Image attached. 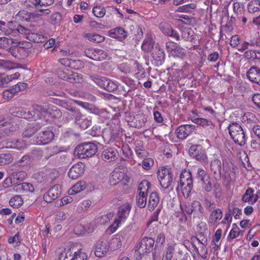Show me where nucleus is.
Returning a JSON list of instances; mask_svg holds the SVG:
<instances>
[{"mask_svg": "<svg viewBox=\"0 0 260 260\" xmlns=\"http://www.w3.org/2000/svg\"><path fill=\"white\" fill-rule=\"evenodd\" d=\"M70 110L73 112L72 116L74 117L75 122L77 124L79 123V121H81L83 119L86 118L78 110H75L71 108Z\"/></svg>", "mask_w": 260, "mask_h": 260, "instance_id": "obj_55", "label": "nucleus"}, {"mask_svg": "<svg viewBox=\"0 0 260 260\" xmlns=\"http://www.w3.org/2000/svg\"><path fill=\"white\" fill-rule=\"evenodd\" d=\"M111 214H104L96 219L97 223L100 224H105L108 223L110 220Z\"/></svg>", "mask_w": 260, "mask_h": 260, "instance_id": "obj_64", "label": "nucleus"}, {"mask_svg": "<svg viewBox=\"0 0 260 260\" xmlns=\"http://www.w3.org/2000/svg\"><path fill=\"white\" fill-rule=\"evenodd\" d=\"M84 37L90 41L95 43H101L105 39L104 37L95 33H87L84 35Z\"/></svg>", "mask_w": 260, "mask_h": 260, "instance_id": "obj_34", "label": "nucleus"}, {"mask_svg": "<svg viewBox=\"0 0 260 260\" xmlns=\"http://www.w3.org/2000/svg\"><path fill=\"white\" fill-rule=\"evenodd\" d=\"M197 178L202 182L207 181V179L210 177L204 169L200 168L197 170Z\"/></svg>", "mask_w": 260, "mask_h": 260, "instance_id": "obj_54", "label": "nucleus"}, {"mask_svg": "<svg viewBox=\"0 0 260 260\" xmlns=\"http://www.w3.org/2000/svg\"><path fill=\"white\" fill-rule=\"evenodd\" d=\"M98 151L96 146L93 143H86L77 147L75 152L79 157L84 158L91 157Z\"/></svg>", "mask_w": 260, "mask_h": 260, "instance_id": "obj_6", "label": "nucleus"}, {"mask_svg": "<svg viewBox=\"0 0 260 260\" xmlns=\"http://www.w3.org/2000/svg\"><path fill=\"white\" fill-rule=\"evenodd\" d=\"M103 138L104 142L108 144L111 142H113L115 140V137L112 134V131L110 129H106L103 133Z\"/></svg>", "mask_w": 260, "mask_h": 260, "instance_id": "obj_50", "label": "nucleus"}, {"mask_svg": "<svg viewBox=\"0 0 260 260\" xmlns=\"http://www.w3.org/2000/svg\"><path fill=\"white\" fill-rule=\"evenodd\" d=\"M27 38L30 41L36 43L43 42L46 40V38L44 35L35 32L29 33Z\"/></svg>", "mask_w": 260, "mask_h": 260, "instance_id": "obj_37", "label": "nucleus"}, {"mask_svg": "<svg viewBox=\"0 0 260 260\" xmlns=\"http://www.w3.org/2000/svg\"><path fill=\"white\" fill-rule=\"evenodd\" d=\"M6 28V31H3L5 35H7L11 33H15V29L13 28V23L12 21L5 22V25H3Z\"/></svg>", "mask_w": 260, "mask_h": 260, "instance_id": "obj_59", "label": "nucleus"}, {"mask_svg": "<svg viewBox=\"0 0 260 260\" xmlns=\"http://www.w3.org/2000/svg\"><path fill=\"white\" fill-rule=\"evenodd\" d=\"M104 89L110 92H113L117 89L118 85L110 79L106 78Z\"/></svg>", "mask_w": 260, "mask_h": 260, "instance_id": "obj_41", "label": "nucleus"}, {"mask_svg": "<svg viewBox=\"0 0 260 260\" xmlns=\"http://www.w3.org/2000/svg\"><path fill=\"white\" fill-rule=\"evenodd\" d=\"M11 175L13 177V178L16 179L18 181H22L23 180L26 176V173L24 171H19V172H13L11 173Z\"/></svg>", "mask_w": 260, "mask_h": 260, "instance_id": "obj_57", "label": "nucleus"}, {"mask_svg": "<svg viewBox=\"0 0 260 260\" xmlns=\"http://www.w3.org/2000/svg\"><path fill=\"white\" fill-rule=\"evenodd\" d=\"M89 78L98 86L104 89L105 85V82H106V77L93 75L90 76Z\"/></svg>", "mask_w": 260, "mask_h": 260, "instance_id": "obj_43", "label": "nucleus"}, {"mask_svg": "<svg viewBox=\"0 0 260 260\" xmlns=\"http://www.w3.org/2000/svg\"><path fill=\"white\" fill-rule=\"evenodd\" d=\"M118 152L117 150L113 147L105 149L102 153V159L105 161L111 162L118 158Z\"/></svg>", "mask_w": 260, "mask_h": 260, "instance_id": "obj_16", "label": "nucleus"}, {"mask_svg": "<svg viewBox=\"0 0 260 260\" xmlns=\"http://www.w3.org/2000/svg\"><path fill=\"white\" fill-rule=\"evenodd\" d=\"M131 206L129 203H125L121 205L117 213L118 217L114 219L113 223L108 228V231L113 233L119 227L121 223L125 220L128 217L131 210Z\"/></svg>", "mask_w": 260, "mask_h": 260, "instance_id": "obj_3", "label": "nucleus"}, {"mask_svg": "<svg viewBox=\"0 0 260 260\" xmlns=\"http://www.w3.org/2000/svg\"><path fill=\"white\" fill-rule=\"evenodd\" d=\"M244 56L248 59L253 60L260 59V51L255 50H248L245 52Z\"/></svg>", "mask_w": 260, "mask_h": 260, "instance_id": "obj_36", "label": "nucleus"}, {"mask_svg": "<svg viewBox=\"0 0 260 260\" xmlns=\"http://www.w3.org/2000/svg\"><path fill=\"white\" fill-rule=\"evenodd\" d=\"M109 36L119 40H123L127 37V32L122 27H116L110 30L108 32Z\"/></svg>", "mask_w": 260, "mask_h": 260, "instance_id": "obj_22", "label": "nucleus"}, {"mask_svg": "<svg viewBox=\"0 0 260 260\" xmlns=\"http://www.w3.org/2000/svg\"><path fill=\"white\" fill-rule=\"evenodd\" d=\"M8 148L22 150L26 147V144L24 141L18 140H8Z\"/></svg>", "mask_w": 260, "mask_h": 260, "instance_id": "obj_24", "label": "nucleus"}, {"mask_svg": "<svg viewBox=\"0 0 260 260\" xmlns=\"http://www.w3.org/2000/svg\"><path fill=\"white\" fill-rule=\"evenodd\" d=\"M193 186L192 175L189 171H182L180 176V184L177 187V190H181L183 197L187 198Z\"/></svg>", "mask_w": 260, "mask_h": 260, "instance_id": "obj_1", "label": "nucleus"}, {"mask_svg": "<svg viewBox=\"0 0 260 260\" xmlns=\"http://www.w3.org/2000/svg\"><path fill=\"white\" fill-rule=\"evenodd\" d=\"M200 244L199 247H196V249L198 254L203 259L207 258V248L206 245L207 244V241L205 240V242H201L199 239H197Z\"/></svg>", "mask_w": 260, "mask_h": 260, "instance_id": "obj_26", "label": "nucleus"}, {"mask_svg": "<svg viewBox=\"0 0 260 260\" xmlns=\"http://www.w3.org/2000/svg\"><path fill=\"white\" fill-rule=\"evenodd\" d=\"M189 153L191 157L199 161L204 160L206 158L205 151L201 145L191 146L189 149Z\"/></svg>", "mask_w": 260, "mask_h": 260, "instance_id": "obj_15", "label": "nucleus"}, {"mask_svg": "<svg viewBox=\"0 0 260 260\" xmlns=\"http://www.w3.org/2000/svg\"><path fill=\"white\" fill-rule=\"evenodd\" d=\"M41 19V14L39 11L29 12L28 22H36Z\"/></svg>", "mask_w": 260, "mask_h": 260, "instance_id": "obj_58", "label": "nucleus"}, {"mask_svg": "<svg viewBox=\"0 0 260 260\" xmlns=\"http://www.w3.org/2000/svg\"><path fill=\"white\" fill-rule=\"evenodd\" d=\"M61 194L60 187L58 185H54L44 194V201L51 203L57 199Z\"/></svg>", "mask_w": 260, "mask_h": 260, "instance_id": "obj_13", "label": "nucleus"}, {"mask_svg": "<svg viewBox=\"0 0 260 260\" xmlns=\"http://www.w3.org/2000/svg\"><path fill=\"white\" fill-rule=\"evenodd\" d=\"M154 240L152 238L144 237L139 242L135 248L136 255H139V258L145 253H149L153 249Z\"/></svg>", "mask_w": 260, "mask_h": 260, "instance_id": "obj_7", "label": "nucleus"}, {"mask_svg": "<svg viewBox=\"0 0 260 260\" xmlns=\"http://www.w3.org/2000/svg\"><path fill=\"white\" fill-rule=\"evenodd\" d=\"M59 62L66 66L69 67L71 68H74L75 69H77L78 68H76V66L75 65V63L78 64L79 63L80 65H81L82 62L80 60H72L70 59L69 58H61L59 60Z\"/></svg>", "mask_w": 260, "mask_h": 260, "instance_id": "obj_32", "label": "nucleus"}, {"mask_svg": "<svg viewBox=\"0 0 260 260\" xmlns=\"http://www.w3.org/2000/svg\"><path fill=\"white\" fill-rule=\"evenodd\" d=\"M18 187L19 189H22L25 192H32L34 191V187L33 185L28 182H23L18 185Z\"/></svg>", "mask_w": 260, "mask_h": 260, "instance_id": "obj_56", "label": "nucleus"}, {"mask_svg": "<svg viewBox=\"0 0 260 260\" xmlns=\"http://www.w3.org/2000/svg\"><path fill=\"white\" fill-rule=\"evenodd\" d=\"M29 12L26 10L20 11L15 16V19L18 21L28 22Z\"/></svg>", "mask_w": 260, "mask_h": 260, "instance_id": "obj_38", "label": "nucleus"}, {"mask_svg": "<svg viewBox=\"0 0 260 260\" xmlns=\"http://www.w3.org/2000/svg\"><path fill=\"white\" fill-rule=\"evenodd\" d=\"M196 7V5L194 3H190L179 7L176 11L179 12H189Z\"/></svg>", "mask_w": 260, "mask_h": 260, "instance_id": "obj_51", "label": "nucleus"}, {"mask_svg": "<svg viewBox=\"0 0 260 260\" xmlns=\"http://www.w3.org/2000/svg\"><path fill=\"white\" fill-rule=\"evenodd\" d=\"M85 53L89 58L98 61L103 60L107 56L106 52L98 49H88L85 51Z\"/></svg>", "mask_w": 260, "mask_h": 260, "instance_id": "obj_11", "label": "nucleus"}, {"mask_svg": "<svg viewBox=\"0 0 260 260\" xmlns=\"http://www.w3.org/2000/svg\"><path fill=\"white\" fill-rule=\"evenodd\" d=\"M74 251L73 249H64L63 251H62L60 256L59 259L60 260H72L73 258V253Z\"/></svg>", "mask_w": 260, "mask_h": 260, "instance_id": "obj_46", "label": "nucleus"}, {"mask_svg": "<svg viewBox=\"0 0 260 260\" xmlns=\"http://www.w3.org/2000/svg\"><path fill=\"white\" fill-rule=\"evenodd\" d=\"M124 242V238L122 234L117 235L115 238L112 239L111 244L114 249H118L121 247Z\"/></svg>", "mask_w": 260, "mask_h": 260, "instance_id": "obj_35", "label": "nucleus"}, {"mask_svg": "<svg viewBox=\"0 0 260 260\" xmlns=\"http://www.w3.org/2000/svg\"><path fill=\"white\" fill-rule=\"evenodd\" d=\"M13 160L12 155L10 153L0 154V166H5L11 163Z\"/></svg>", "mask_w": 260, "mask_h": 260, "instance_id": "obj_40", "label": "nucleus"}, {"mask_svg": "<svg viewBox=\"0 0 260 260\" xmlns=\"http://www.w3.org/2000/svg\"><path fill=\"white\" fill-rule=\"evenodd\" d=\"M9 203L11 206L18 208L23 204V200L20 196L16 195L11 198Z\"/></svg>", "mask_w": 260, "mask_h": 260, "instance_id": "obj_45", "label": "nucleus"}, {"mask_svg": "<svg viewBox=\"0 0 260 260\" xmlns=\"http://www.w3.org/2000/svg\"><path fill=\"white\" fill-rule=\"evenodd\" d=\"M174 247L172 245H168L166 251L165 252L162 260H171L173 256Z\"/></svg>", "mask_w": 260, "mask_h": 260, "instance_id": "obj_49", "label": "nucleus"}, {"mask_svg": "<svg viewBox=\"0 0 260 260\" xmlns=\"http://www.w3.org/2000/svg\"><path fill=\"white\" fill-rule=\"evenodd\" d=\"M233 7L234 13L238 16L243 15L245 12V6L242 3L234 2L233 4Z\"/></svg>", "mask_w": 260, "mask_h": 260, "instance_id": "obj_33", "label": "nucleus"}, {"mask_svg": "<svg viewBox=\"0 0 260 260\" xmlns=\"http://www.w3.org/2000/svg\"><path fill=\"white\" fill-rule=\"evenodd\" d=\"M28 87V84L26 83L19 82L13 87V90L16 93L25 89Z\"/></svg>", "mask_w": 260, "mask_h": 260, "instance_id": "obj_63", "label": "nucleus"}, {"mask_svg": "<svg viewBox=\"0 0 260 260\" xmlns=\"http://www.w3.org/2000/svg\"><path fill=\"white\" fill-rule=\"evenodd\" d=\"M259 198L260 190H257L256 193L254 194V189L252 188L248 187L243 195L242 201L243 202H248L253 205L257 201Z\"/></svg>", "mask_w": 260, "mask_h": 260, "instance_id": "obj_12", "label": "nucleus"}, {"mask_svg": "<svg viewBox=\"0 0 260 260\" xmlns=\"http://www.w3.org/2000/svg\"><path fill=\"white\" fill-rule=\"evenodd\" d=\"M233 228L231 230L228 236L231 239H234L238 237L239 236L240 232V229L236 224H233Z\"/></svg>", "mask_w": 260, "mask_h": 260, "instance_id": "obj_60", "label": "nucleus"}, {"mask_svg": "<svg viewBox=\"0 0 260 260\" xmlns=\"http://www.w3.org/2000/svg\"><path fill=\"white\" fill-rule=\"evenodd\" d=\"M193 122L199 125H201L203 127L206 126H211L212 125V123L211 120H207L203 118H197L194 119Z\"/></svg>", "mask_w": 260, "mask_h": 260, "instance_id": "obj_53", "label": "nucleus"}, {"mask_svg": "<svg viewBox=\"0 0 260 260\" xmlns=\"http://www.w3.org/2000/svg\"><path fill=\"white\" fill-rule=\"evenodd\" d=\"M247 8L250 13H255L260 11V1L251 0L247 4Z\"/></svg>", "mask_w": 260, "mask_h": 260, "instance_id": "obj_30", "label": "nucleus"}, {"mask_svg": "<svg viewBox=\"0 0 260 260\" xmlns=\"http://www.w3.org/2000/svg\"><path fill=\"white\" fill-rule=\"evenodd\" d=\"M23 110V108L15 107L11 108L10 112L13 116L21 118Z\"/></svg>", "mask_w": 260, "mask_h": 260, "instance_id": "obj_62", "label": "nucleus"}, {"mask_svg": "<svg viewBox=\"0 0 260 260\" xmlns=\"http://www.w3.org/2000/svg\"><path fill=\"white\" fill-rule=\"evenodd\" d=\"M151 56L152 58V63L156 67L161 66L165 61V52L164 50L158 45L156 46L153 50H152Z\"/></svg>", "mask_w": 260, "mask_h": 260, "instance_id": "obj_9", "label": "nucleus"}, {"mask_svg": "<svg viewBox=\"0 0 260 260\" xmlns=\"http://www.w3.org/2000/svg\"><path fill=\"white\" fill-rule=\"evenodd\" d=\"M180 208L182 211L181 214L183 215L185 213L189 215L193 213L194 217L201 218L203 216L204 208L199 201L186 202L183 205H180Z\"/></svg>", "mask_w": 260, "mask_h": 260, "instance_id": "obj_4", "label": "nucleus"}, {"mask_svg": "<svg viewBox=\"0 0 260 260\" xmlns=\"http://www.w3.org/2000/svg\"><path fill=\"white\" fill-rule=\"evenodd\" d=\"M109 249V243L106 240L99 242L95 245L94 253L96 256L102 257L108 251Z\"/></svg>", "mask_w": 260, "mask_h": 260, "instance_id": "obj_19", "label": "nucleus"}, {"mask_svg": "<svg viewBox=\"0 0 260 260\" xmlns=\"http://www.w3.org/2000/svg\"><path fill=\"white\" fill-rule=\"evenodd\" d=\"M157 174L161 187L164 189L168 188L173 180V175L170 169L166 167H162L158 170Z\"/></svg>", "mask_w": 260, "mask_h": 260, "instance_id": "obj_8", "label": "nucleus"}, {"mask_svg": "<svg viewBox=\"0 0 260 260\" xmlns=\"http://www.w3.org/2000/svg\"><path fill=\"white\" fill-rule=\"evenodd\" d=\"M247 77L250 81L260 85V69L258 68H250L247 72Z\"/></svg>", "mask_w": 260, "mask_h": 260, "instance_id": "obj_20", "label": "nucleus"}, {"mask_svg": "<svg viewBox=\"0 0 260 260\" xmlns=\"http://www.w3.org/2000/svg\"><path fill=\"white\" fill-rule=\"evenodd\" d=\"M210 168L214 174H221V161L218 159L213 160L210 165Z\"/></svg>", "mask_w": 260, "mask_h": 260, "instance_id": "obj_39", "label": "nucleus"}, {"mask_svg": "<svg viewBox=\"0 0 260 260\" xmlns=\"http://www.w3.org/2000/svg\"><path fill=\"white\" fill-rule=\"evenodd\" d=\"M53 132L49 130L42 131L39 133L36 138V143L38 145H45L49 143L54 138Z\"/></svg>", "mask_w": 260, "mask_h": 260, "instance_id": "obj_17", "label": "nucleus"}, {"mask_svg": "<svg viewBox=\"0 0 260 260\" xmlns=\"http://www.w3.org/2000/svg\"><path fill=\"white\" fill-rule=\"evenodd\" d=\"M195 130V126L190 124L182 125L175 131L177 138L180 140H184L191 135Z\"/></svg>", "mask_w": 260, "mask_h": 260, "instance_id": "obj_10", "label": "nucleus"}, {"mask_svg": "<svg viewBox=\"0 0 260 260\" xmlns=\"http://www.w3.org/2000/svg\"><path fill=\"white\" fill-rule=\"evenodd\" d=\"M229 134L234 142L240 146H243L246 143V135L244 130L237 123H232L228 126Z\"/></svg>", "mask_w": 260, "mask_h": 260, "instance_id": "obj_2", "label": "nucleus"}, {"mask_svg": "<svg viewBox=\"0 0 260 260\" xmlns=\"http://www.w3.org/2000/svg\"><path fill=\"white\" fill-rule=\"evenodd\" d=\"M173 55L175 57L184 59L186 56V51L181 46H178L174 52Z\"/></svg>", "mask_w": 260, "mask_h": 260, "instance_id": "obj_52", "label": "nucleus"}, {"mask_svg": "<svg viewBox=\"0 0 260 260\" xmlns=\"http://www.w3.org/2000/svg\"><path fill=\"white\" fill-rule=\"evenodd\" d=\"M35 7H40L42 8H46L52 6L55 1L54 0H34Z\"/></svg>", "mask_w": 260, "mask_h": 260, "instance_id": "obj_48", "label": "nucleus"}, {"mask_svg": "<svg viewBox=\"0 0 260 260\" xmlns=\"http://www.w3.org/2000/svg\"><path fill=\"white\" fill-rule=\"evenodd\" d=\"M151 184L147 180H143L139 185L138 190L140 193H148L150 188Z\"/></svg>", "mask_w": 260, "mask_h": 260, "instance_id": "obj_44", "label": "nucleus"}, {"mask_svg": "<svg viewBox=\"0 0 260 260\" xmlns=\"http://www.w3.org/2000/svg\"><path fill=\"white\" fill-rule=\"evenodd\" d=\"M92 13L95 16L98 18H102L106 14V10L102 6H96L93 8Z\"/></svg>", "mask_w": 260, "mask_h": 260, "instance_id": "obj_47", "label": "nucleus"}, {"mask_svg": "<svg viewBox=\"0 0 260 260\" xmlns=\"http://www.w3.org/2000/svg\"><path fill=\"white\" fill-rule=\"evenodd\" d=\"M147 194L144 193L139 192L138 195L137 196V204L140 208H144L145 207L147 203Z\"/></svg>", "mask_w": 260, "mask_h": 260, "instance_id": "obj_42", "label": "nucleus"}, {"mask_svg": "<svg viewBox=\"0 0 260 260\" xmlns=\"http://www.w3.org/2000/svg\"><path fill=\"white\" fill-rule=\"evenodd\" d=\"M57 75L59 78L73 83L80 82L82 77L81 74L77 73H73L68 75L62 70L58 71Z\"/></svg>", "mask_w": 260, "mask_h": 260, "instance_id": "obj_14", "label": "nucleus"}, {"mask_svg": "<svg viewBox=\"0 0 260 260\" xmlns=\"http://www.w3.org/2000/svg\"><path fill=\"white\" fill-rule=\"evenodd\" d=\"M126 177L124 173L115 169L109 177V183L111 185H115L121 181Z\"/></svg>", "mask_w": 260, "mask_h": 260, "instance_id": "obj_21", "label": "nucleus"}, {"mask_svg": "<svg viewBox=\"0 0 260 260\" xmlns=\"http://www.w3.org/2000/svg\"><path fill=\"white\" fill-rule=\"evenodd\" d=\"M41 125L40 122H36L32 125H31L26 127L23 133V137L25 138H29L31 137L37 131L40 129Z\"/></svg>", "mask_w": 260, "mask_h": 260, "instance_id": "obj_23", "label": "nucleus"}, {"mask_svg": "<svg viewBox=\"0 0 260 260\" xmlns=\"http://www.w3.org/2000/svg\"><path fill=\"white\" fill-rule=\"evenodd\" d=\"M222 217V212L220 209L213 210L210 214L209 222L214 223L219 221Z\"/></svg>", "mask_w": 260, "mask_h": 260, "instance_id": "obj_31", "label": "nucleus"}, {"mask_svg": "<svg viewBox=\"0 0 260 260\" xmlns=\"http://www.w3.org/2000/svg\"><path fill=\"white\" fill-rule=\"evenodd\" d=\"M1 67L4 69L11 70L16 68L15 64L9 60H2L0 63Z\"/></svg>", "mask_w": 260, "mask_h": 260, "instance_id": "obj_61", "label": "nucleus"}, {"mask_svg": "<svg viewBox=\"0 0 260 260\" xmlns=\"http://www.w3.org/2000/svg\"><path fill=\"white\" fill-rule=\"evenodd\" d=\"M86 183L84 181H80L75 184L69 191L70 195H73L84 190L86 188Z\"/></svg>", "mask_w": 260, "mask_h": 260, "instance_id": "obj_29", "label": "nucleus"}, {"mask_svg": "<svg viewBox=\"0 0 260 260\" xmlns=\"http://www.w3.org/2000/svg\"><path fill=\"white\" fill-rule=\"evenodd\" d=\"M159 201V198L156 192H152L149 197L148 202V208L151 210H153L157 206Z\"/></svg>", "mask_w": 260, "mask_h": 260, "instance_id": "obj_28", "label": "nucleus"}, {"mask_svg": "<svg viewBox=\"0 0 260 260\" xmlns=\"http://www.w3.org/2000/svg\"><path fill=\"white\" fill-rule=\"evenodd\" d=\"M154 42L152 40V38L150 35H147L146 38L144 39L142 45V49L143 51L146 52L151 51L154 48Z\"/></svg>", "mask_w": 260, "mask_h": 260, "instance_id": "obj_25", "label": "nucleus"}, {"mask_svg": "<svg viewBox=\"0 0 260 260\" xmlns=\"http://www.w3.org/2000/svg\"><path fill=\"white\" fill-rule=\"evenodd\" d=\"M84 166L82 163L73 165L68 172L69 177L72 179H78L84 172Z\"/></svg>", "mask_w": 260, "mask_h": 260, "instance_id": "obj_18", "label": "nucleus"}, {"mask_svg": "<svg viewBox=\"0 0 260 260\" xmlns=\"http://www.w3.org/2000/svg\"><path fill=\"white\" fill-rule=\"evenodd\" d=\"M33 114V119L34 120H39L41 126L46 124L47 122L50 120L51 117V113L49 112L46 108L40 105H36L33 107L32 111Z\"/></svg>", "mask_w": 260, "mask_h": 260, "instance_id": "obj_5", "label": "nucleus"}, {"mask_svg": "<svg viewBox=\"0 0 260 260\" xmlns=\"http://www.w3.org/2000/svg\"><path fill=\"white\" fill-rule=\"evenodd\" d=\"M181 37L186 41H191L193 39L194 32L188 27H181L180 28Z\"/></svg>", "mask_w": 260, "mask_h": 260, "instance_id": "obj_27", "label": "nucleus"}]
</instances>
